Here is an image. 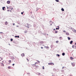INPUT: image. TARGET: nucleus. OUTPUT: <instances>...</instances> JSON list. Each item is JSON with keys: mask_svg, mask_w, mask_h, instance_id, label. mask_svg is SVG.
<instances>
[{"mask_svg": "<svg viewBox=\"0 0 76 76\" xmlns=\"http://www.w3.org/2000/svg\"><path fill=\"white\" fill-rule=\"evenodd\" d=\"M70 58L71 60H73L74 59V58H72V57H70Z\"/></svg>", "mask_w": 76, "mask_h": 76, "instance_id": "nucleus-6", "label": "nucleus"}, {"mask_svg": "<svg viewBox=\"0 0 76 76\" xmlns=\"http://www.w3.org/2000/svg\"><path fill=\"white\" fill-rule=\"evenodd\" d=\"M27 25L28 26H29V24L28 23H27Z\"/></svg>", "mask_w": 76, "mask_h": 76, "instance_id": "nucleus-31", "label": "nucleus"}, {"mask_svg": "<svg viewBox=\"0 0 76 76\" xmlns=\"http://www.w3.org/2000/svg\"><path fill=\"white\" fill-rule=\"evenodd\" d=\"M66 35L67 36H69V34L68 32H66Z\"/></svg>", "mask_w": 76, "mask_h": 76, "instance_id": "nucleus-4", "label": "nucleus"}, {"mask_svg": "<svg viewBox=\"0 0 76 76\" xmlns=\"http://www.w3.org/2000/svg\"><path fill=\"white\" fill-rule=\"evenodd\" d=\"M53 30L54 31H56V29H55V28H54Z\"/></svg>", "mask_w": 76, "mask_h": 76, "instance_id": "nucleus-39", "label": "nucleus"}, {"mask_svg": "<svg viewBox=\"0 0 76 76\" xmlns=\"http://www.w3.org/2000/svg\"><path fill=\"white\" fill-rule=\"evenodd\" d=\"M26 26V27H28V26Z\"/></svg>", "mask_w": 76, "mask_h": 76, "instance_id": "nucleus-44", "label": "nucleus"}, {"mask_svg": "<svg viewBox=\"0 0 76 76\" xmlns=\"http://www.w3.org/2000/svg\"><path fill=\"white\" fill-rule=\"evenodd\" d=\"M48 64L49 65H54V64L52 62H50V63H48Z\"/></svg>", "mask_w": 76, "mask_h": 76, "instance_id": "nucleus-1", "label": "nucleus"}, {"mask_svg": "<svg viewBox=\"0 0 76 76\" xmlns=\"http://www.w3.org/2000/svg\"><path fill=\"white\" fill-rule=\"evenodd\" d=\"M57 32H58V31H55V34H56V33H57Z\"/></svg>", "mask_w": 76, "mask_h": 76, "instance_id": "nucleus-21", "label": "nucleus"}, {"mask_svg": "<svg viewBox=\"0 0 76 76\" xmlns=\"http://www.w3.org/2000/svg\"><path fill=\"white\" fill-rule=\"evenodd\" d=\"M64 76L63 75V76Z\"/></svg>", "mask_w": 76, "mask_h": 76, "instance_id": "nucleus-53", "label": "nucleus"}, {"mask_svg": "<svg viewBox=\"0 0 76 76\" xmlns=\"http://www.w3.org/2000/svg\"><path fill=\"white\" fill-rule=\"evenodd\" d=\"M67 38H68V39L69 40H70V39H71V38L70 37H68Z\"/></svg>", "mask_w": 76, "mask_h": 76, "instance_id": "nucleus-16", "label": "nucleus"}, {"mask_svg": "<svg viewBox=\"0 0 76 76\" xmlns=\"http://www.w3.org/2000/svg\"><path fill=\"white\" fill-rule=\"evenodd\" d=\"M2 66H4V64H1Z\"/></svg>", "mask_w": 76, "mask_h": 76, "instance_id": "nucleus-23", "label": "nucleus"}, {"mask_svg": "<svg viewBox=\"0 0 76 76\" xmlns=\"http://www.w3.org/2000/svg\"><path fill=\"white\" fill-rule=\"evenodd\" d=\"M12 66H14L15 65V64H12Z\"/></svg>", "mask_w": 76, "mask_h": 76, "instance_id": "nucleus-38", "label": "nucleus"}, {"mask_svg": "<svg viewBox=\"0 0 76 76\" xmlns=\"http://www.w3.org/2000/svg\"><path fill=\"white\" fill-rule=\"evenodd\" d=\"M74 46H75V45H72V48H74Z\"/></svg>", "mask_w": 76, "mask_h": 76, "instance_id": "nucleus-26", "label": "nucleus"}, {"mask_svg": "<svg viewBox=\"0 0 76 76\" xmlns=\"http://www.w3.org/2000/svg\"><path fill=\"white\" fill-rule=\"evenodd\" d=\"M10 41H13V39H10Z\"/></svg>", "mask_w": 76, "mask_h": 76, "instance_id": "nucleus-29", "label": "nucleus"}, {"mask_svg": "<svg viewBox=\"0 0 76 76\" xmlns=\"http://www.w3.org/2000/svg\"><path fill=\"white\" fill-rule=\"evenodd\" d=\"M24 32H25V33H27V31H25Z\"/></svg>", "mask_w": 76, "mask_h": 76, "instance_id": "nucleus-33", "label": "nucleus"}, {"mask_svg": "<svg viewBox=\"0 0 76 76\" xmlns=\"http://www.w3.org/2000/svg\"><path fill=\"white\" fill-rule=\"evenodd\" d=\"M43 46H45V45H43Z\"/></svg>", "mask_w": 76, "mask_h": 76, "instance_id": "nucleus-50", "label": "nucleus"}, {"mask_svg": "<svg viewBox=\"0 0 76 76\" xmlns=\"http://www.w3.org/2000/svg\"><path fill=\"white\" fill-rule=\"evenodd\" d=\"M62 56H65V53H62Z\"/></svg>", "mask_w": 76, "mask_h": 76, "instance_id": "nucleus-10", "label": "nucleus"}, {"mask_svg": "<svg viewBox=\"0 0 76 76\" xmlns=\"http://www.w3.org/2000/svg\"><path fill=\"white\" fill-rule=\"evenodd\" d=\"M18 26H17V27H18Z\"/></svg>", "mask_w": 76, "mask_h": 76, "instance_id": "nucleus-49", "label": "nucleus"}, {"mask_svg": "<svg viewBox=\"0 0 76 76\" xmlns=\"http://www.w3.org/2000/svg\"><path fill=\"white\" fill-rule=\"evenodd\" d=\"M61 10L63 11H64V10L63 8H62L61 9Z\"/></svg>", "mask_w": 76, "mask_h": 76, "instance_id": "nucleus-14", "label": "nucleus"}, {"mask_svg": "<svg viewBox=\"0 0 76 76\" xmlns=\"http://www.w3.org/2000/svg\"><path fill=\"white\" fill-rule=\"evenodd\" d=\"M3 58L1 57H0V61H1L2 60H3Z\"/></svg>", "mask_w": 76, "mask_h": 76, "instance_id": "nucleus-13", "label": "nucleus"}, {"mask_svg": "<svg viewBox=\"0 0 76 76\" xmlns=\"http://www.w3.org/2000/svg\"><path fill=\"white\" fill-rule=\"evenodd\" d=\"M46 48L47 49H48L49 48V47L48 46L46 47Z\"/></svg>", "mask_w": 76, "mask_h": 76, "instance_id": "nucleus-19", "label": "nucleus"}, {"mask_svg": "<svg viewBox=\"0 0 76 76\" xmlns=\"http://www.w3.org/2000/svg\"><path fill=\"white\" fill-rule=\"evenodd\" d=\"M75 45H76V43H75Z\"/></svg>", "mask_w": 76, "mask_h": 76, "instance_id": "nucleus-51", "label": "nucleus"}, {"mask_svg": "<svg viewBox=\"0 0 76 76\" xmlns=\"http://www.w3.org/2000/svg\"><path fill=\"white\" fill-rule=\"evenodd\" d=\"M57 56H58V57L60 56V55H58V54H57Z\"/></svg>", "mask_w": 76, "mask_h": 76, "instance_id": "nucleus-32", "label": "nucleus"}, {"mask_svg": "<svg viewBox=\"0 0 76 76\" xmlns=\"http://www.w3.org/2000/svg\"><path fill=\"white\" fill-rule=\"evenodd\" d=\"M56 1V2H59V1L58 0H55Z\"/></svg>", "mask_w": 76, "mask_h": 76, "instance_id": "nucleus-20", "label": "nucleus"}, {"mask_svg": "<svg viewBox=\"0 0 76 76\" xmlns=\"http://www.w3.org/2000/svg\"><path fill=\"white\" fill-rule=\"evenodd\" d=\"M9 63H11V60H9L8 61Z\"/></svg>", "mask_w": 76, "mask_h": 76, "instance_id": "nucleus-17", "label": "nucleus"}, {"mask_svg": "<svg viewBox=\"0 0 76 76\" xmlns=\"http://www.w3.org/2000/svg\"><path fill=\"white\" fill-rule=\"evenodd\" d=\"M0 34H3V32H0Z\"/></svg>", "mask_w": 76, "mask_h": 76, "instance_id": "nucleus-37", "label": "nucleus"}, {"mask_svg": "<svg viewBox=\"0 0 76 76\" xmlns=\"http://www.w3.org/2000/svg\"><path fill=\"white\" fill-rule=\"evenodd\" d=\"M56 30H58V29L59 30V28H56Z\"/></svg>", "mask_w": 76, "mask_h": 76, "instance_id": "nucleus-27", "label": "nucleus"}, {"mask_svg": "<svg viewBox=\"0 0 76 76\" xmlns=\"http://www.w3.org/2000/svg\"><path fill=\"white\" fill-rule=\"evenodd\" d=\"M21 56H23V57L24 56H25V54H24V53H22L21 54Z\"/></svg>", "mask_w": 76, "mask_h": 76, "instance_id": "nucleus-5", "label": "nucleus"}, {"mask_svg": "<svg viewBox=\"0 0 76 76\" xmlns=\"http://www.w3.org/2000/svg\"><path fill=\"white\" fill-rule=\"evenodd\" d=\"M64 68V66L62 68V69H63Z\"/></svg>", "mask_w": 76, "mask_h": 76, "instance_id": "nucleus-34", "label": "nucleus"}, {"mask_svg": "<svg viewBox=\"0 0 76 76\" xmlns=\"http://www.w3.org/2000/svg\"><path fill=\"white\" fill-rule=\"evenodd\" d=\"M5 7H2V9H3V10H4V8H5Z\"/></svg>", "mask_w": 76, "mask_h": 76, "instance_id": "nucleus-15", "label": "nucleus"}, {"mask_svg": "<svg viewBox=\"0 0 76 76\" xmlns=\"http://www.w3.org/2000/svg\"><path fill=\"white\" fill-rule=\"evenodd\" d=\"M39 43H40V44H43L44 43V42L43 41H40Z\"/></svg>", "mask_w": 76, "mask_h": 76, "instance_id": "nucleus-8", "label": "nucleus"}, {"mask_svg": "<svg viewBox=\"0 0 76 76\" xmlns=\"http://www.w3.org/2000/svg\"><path fill=\"white\" fill-rule=\"evenodd\" d=\"M8 68L9 69H11V66H8Z\"/></svg>", "mask_w": 76, "mask_h": 76, "instance_id": "nucleus-11", "label": "nucleus"}, {"mask_svg": "<svg viewBox=\"0 0 76 76\" xmlns=\"http://www.w3.org/2000/svg\"><path fill=\"white\" fill-rule=\"evenodd\" d=\"M15 23H13V25L14 26L15 25Z\"/></svg>", "mask_w": 76, "mask_h": 76, "instance_id": "nucleus-41", "label": "nucleus"}, {"mask_svg": "<svg viewBox=\"0 0 76 76\" xmlns=\"http://www.w3.org/2000/svg\"><path fill=\"white\" fill-rule=\"evenodd\" d=\"M72 76V75H70V76Z\"/></svg>", "mask_w": 76, "mask_h": 76, "instance_id": "nucleus-48", "label": "nucleus"}, {"mask_svg": "<svg viewBox=\"0 0 76 76\" xmlns=\"http://www.w3.org/2000/svg\"><path fill=\"white\" fill-rule=\"evenodd\" d=\"M28 67H30V65L29 64H28Z\"/></svg>", "mask_w": 76, "mask_h": 76, "instance_id": "nucleus-24", "label": "nucleus"}, {"mask_svg": "<svg viewBox=\"0 0 76 76\" xmlns=\"http://www.w3.org/2000/svg\"><path fill=\"white\" fill-rule=\"evenodd\" d=\"M58 28H59V27L58 26Z\"/></svg>", "mask_w": 76, "mask_h": 76, "instance_id": "nucleus-47", "label": "nucleus"}, {"mask_svg": "<svg viewBox=\"0 0 76 76\" xmlns=\"http://www.w3.org/2000/svg\"><path fill=\"white\" fill-rule=\"evenodd\" d=\"M59 39H62V37H59Z\"/></svg>", "mask_w": 76, "mask_h": 76, "instance_id": "nucleus-22", "label": "nucleus"}, {"mask_svg": "<svg viewBox=\"0 0 76 76\" xmlns=\"http://www.w3.org/2000/svg\"><path fill=\"white\" fill-rule=\"evenodd\" d=\"M72 42H73V41H71L70 42V44H72Z\"/></svg>", "mask_w": 76, "mask_h": 76, "instance_id": "nucleus-18", "label": "nucleus"}, {"mask_svg": "<svg viewBox=\"0 0 76 76\" xmlns=\"http://www.w3.org/2000/svg\"><path fill=\"white\" fill-rule=\"evenodd\" d=\"M41 49H43V47H41Z\"/></svg>", "mask_w": 76, "mask_h": 76, "instance_id": "nucleus-35", "label": "nucleus"}, {"mask_svg": "<svg viewBox=\"0 0 76 76\" xmlns=\"http://www.w3.org/2000/svg\"><path fill=\"white\" fill-rule=\"evenodd\" d=\"M7 9H8V8H9V7H7Z\"/></svg>", "mask_w": 76, "mask_h": 76, "instance_id": "nucleus-46", "label": "nucleus"}, {"mask_svg": "<svg viewBox=\"0 0 76 76\" xmlns=\"http://www.w3.org/2000/svg\"><path fill=\"white\" fill-rule=\"evenodd\" d=\"M10 9L11 10H12V9H13V8L11 6H10Z\"/></svg>", "mask_w": 76, "mask_h": 76, "instance_id": "nucleus-7", "label": "nucleus"}, {"mask_svg": "<svg viewBox=\"0 0 76 76\" xmlns=\"http://www.w3.org/2000/svg\"><path fill=\"white\" fill-rule=\"evenodd\" d=\"M75 31V32L76 33V31Z\"/></svg>", "mask_w": 76, "mask_h": 76, "instance_id": "nucleus-45", "label": "nucleus"}, {"mask_svg": "<svg viewBox=\"0 0 76 76\" xmlns=\"http://www.w3.org/2000/svg\"><path fill=\"white\" fill-rule=\"evenodd\" d=\"M21 14L22 15H23V12H21Z\"/></svg>", "mask_w": 76, "mask_h": 76, "instance_id": "nucleus-36", "label": "nucleus"}, {"mask_svg": "<svg viewBox=\"0 0 76 76\" xmlns=\"http://www.w3.org/2000/svg\"><path fill=\"white\" fill-rule=\"evenodd\" d=\"M72 65L73 67H74L75 65V64L74 63H72Z\"/></svg>", "mask_w": 76, "mask_h": 76, "instance_id": "nucleus-2", "label": "nucleus"}, {"mask_svg": "<svg viewBox=\"0 0 76 76\" xmlns=\"http://www.w3.org/2000/svg\"><path fill=\"white\" fill-rule=\"evenodd\" d=\"M10 12H12L11 10H10Z\"/></svg>", "mask_w": 76, "mask_h": 76, "instance_id": "nucleus-43", "label": "nucleus"}, {"mask_svg": "<svg viewBox=\"0 0 76 76\" xmlns=\"http://www.w3.org/2000/svg\"><path fill=\"white\" fill-rule=\"evenodd\" d=\"M34 66H36V67L37 66H36L35 64H34Z\"/></svg>", "mask_w": 76, "mask_h": 76, "instance_id": "nucleus-42", "label": "nucleus"}, {"mask_svg": "<svg viewBox=\"0 0 76 76\" xmlns=\"http://www.w3.org/2000/svg\"><path fill=\"white\" fill-rule=\"evenodd\" d=\"M58 41H56V43H58Z\"/></svg>", "mask_w": 76, "mask_h": 76, "instance_id": "nucleus-30", "label": "nucleus"}, {"mask_svg": "<svg viewBox=\"0 0 76 76\" xmlns=\"http://www.w3.org/2000/svg\"><path fill=\"white\" fill-rule=\"evenodd\" d=\"M7 11L8 12H9L10 11V10H7Z\"/></svg>", "mask_w": 76, "mask_h": 76, "instance_id": "nucleus-40", "label": "nucleus"}, {"mask_svg": "<svg viewBox=\"0 0 76 76\" xmlns=\"http://www.w3.org/2000/svg\"><path fill=\"white\" fill-rule=\"evenodd\" d=\"M8 24V23H7V22H5V24L6 25H7Z\"/></svg>", "mask_w": 76, "mask_h": 76, "instance_id": "nucleus-12", "label": "nucleus"}, {"mask_svg": "<svg viewBox=\"0 0 76 76\" xmlns=\"http://www.w3.org/2000/svg\"><path fill=\"white\" fill-rule=\"evenodd\" d=\"M28 28H29V27H28Z\"/></svg>", "mask_w": 76, "mask_h": 76, "instance_id": "nucleus-52", "label": "nucleus"}, {"mask_svg": "<svg viewBox=\"0 0 76 76\" xmlns=\"http://www.w3.org/2000/svg\"><path fill=\"white\" fill-rule=\"evenodd\" d=\"M15 38H17V37H18V38H19V36H15Z\"/></svg>", "mask_w": 76, "mask_h": 76, "instance_id": "nucleus-9", "label": "nucleus"}, {"mask_svg": "<svg viewBox=\"0 0 76 76\" xmlns=\"http://www.w3.org/2000/svg\"><path fill=\"white\" fill-rule=\"evenodd\" d=\"M45 69L44 66H42V69Z\"/></svg>", "mask_w": 76, "mask_h": 76, "instance_id": "nucleus-25", "label": "nucleus"}, {"mask_svg": "<svg viewBox=\"0 0 76 76\" xmlns=\"http://www.w3.org/2000/svg\"><path fill=\"white\" fill-rule=\"evenodd\" d=\"M7 3L8 4H10V1H7Z\"/></svg>", "mask_w": 76, "mask_h": 76, "instance_id": "nucleus-3", "label": "nucleus"}, {"mask_svg": "<svg viewBox=\"0 0 76 76\" xmlns=\"http://www.w3.org/2000/svg\"><path fill=\"white\" fill-rule=\"evenodd\" d=\"M63 32H64L65 33L66 32V31H63Z\"/></svg>", "mask_w": 76, "mask_h": 76, "instance_id": "nucleus-28", "label": "nucleus"}]
</instances>
